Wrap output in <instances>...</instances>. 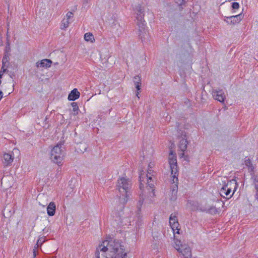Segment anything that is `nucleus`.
Masks as SVG:
<instances>
[{
	"mask_svg": "<svg viewBox=\"0 0 258 258\" xmlns=\"http://www.w3.org/2000/svg\"><path fill=\"white\" fill-rule=\"evenodd\" d=\"M153 166L154 164L150 162L148 164L147 173L143 170L140 171L139 178L141 194L137 205L138 210L135 214H133V216H130V217L121 218L120 215L118 216H116L115 221L117 222L118 225H126L125 222H127L129 223V225L135 226L136 228H138L141 225L143 217L141 209L142 207H148L149 205L153 202L152 198L155 195L154 192L155 172L152 170Z\"/></svg>",
	"mask_w": 258,
	"mask_h": 258,
	"instance_id": "f257e3e1",
	"label": "nucleus"
},
{
	"mask_svg": "<svg viewBox=\"0 0 258 258\" xmlns=\"http://www.w3.org/2000/svg\"><path fill=\"white\" fill-rule=\"evenodd\" d=\"M95 254L97 258H128L122 243L111 238L103 240L96 248Z\"/></svg>",
	"mask_w": 258,
	"mask_h": 258,
	"instance_id": "f03ea898",
	"label": "nucleus"
},
{
	"mask_svg": "<svg viewBox=\"0 0 258 258\" xmlns=\"http://www.w3.org/2000/svg\"><path fill=\"white\" fill-rule=\"evenodd\" d=\"M132 183L128 178L125 177H120L118 179L117 187L120 192L119 202L122 204L127 203L131 195Z\"/></svg>",
	"mask_w": 258,
	"mask_h": 258,
	"instance_id": "7ed1b4c3",
	"label": "nucleus"
},
{
	"mask_svg": "<svg viewBox=\"0 0 258 258\" xmlns=\"http://www.w3.org/2000/svg\"><path fill=\"white\" fill-rule=\"evenodd\" d=\"M134 11L136 16L137 24L139 27L140 36L142 40L145 41L146 38L144 36V33L147 34V31L145 30L146 23L144 20V9L141 5H138L136 8L134 9Z\"/></svg>",
	"mask_w": 258,
	"mask_h": 258,
	"instance_id": "20e7f679",
	"label": "nucleus"
},
{
	"mask_svg": "<svg viewBox=\"0 0 258 258\" xmlns=\"http://www.w3.org/2000/svg\"><path fill=\"white\" fill-rule=\"evenodd\" d=\"M63 145V143H59L55 145L51 151V160L58 166L62 165V161L64 157Z\"/></svg>",
	"mask_w": 258,
	"mask_h": 258,
	"instance_id": "39448f33",
	"label": "nucleus"
},
{
	"mask_svg": "<svg viewBox=\"0 0 258 258\" xmlns=\"http://www.w3.org/2000/svg\"><path fill=\"white\" fill-rule=\"evenodd\" d=\"M169 164L170 167L171 178L177 180L178 175L177 160L174 151L170 150L169 155Z\"/></svg>",
	"mask_w": 258,
	"mask_h": 258,
	"instance_id": "423d86ee",
	"label": "nucleus"
},
{
	"mask_svg": "<svg viewBox=\"0 0 258 258\" xmlns=\"http://www.w3.org/2000/svg\"><path fill=\"white\" fill-rule=\"evenodd\" d=\"M174 247L183 255L184 258H191V252L190 247L186 244H182L180 240L175 238Z\"/></svg>",
	"mask_w": 258,
	"mask_h": 258,
	"instance_id": "0eeeda50",
	"label": "nucleus"
},
{
	"mask_svg": "<svg viewBox=\"0 0 258 258\" xmlns=\"http://www.w3.org/2000/svg\"><path fill=\"white\" fill-rule=\"evenodd\" d=\"M170 182L172 186L170 188L169 197L171 201H175L177 199V194L178 191V179L177 180H174L173 178L170 180Z\"/></svg>",
	"mask_w": 258,
	"mask_h": 258,
	"instance_id": "6e6552de",
	"label": "nucleus"
},
{
	"mask_svg": "<svg viewBox=\"0 0 258 258\" xmlns=\"http://www.w3.org/2000/svg\"><path fill=\"white\" fill-rule=\"evenodd\" d=\"M169 224L172 229L174 237H175V234L176 233H179V232L180 229L178 228L179 225L178 222L177 218L175 215H173V214H172L170 215L169 218Z\"/></svg>",
	"mask_w": 258,
	"mask_h": 258,
	"instance_id": "1a4fd4ad",
	"label": "nucleus"
},
{
	"mask_svg": "<svg viewBox=\"0 0 258 258\" xmlns=\"http://www.w3.org/2000/svg\"><path fill=\"white\" fill-rule=\"evenodd\" d=\"M243 15L242 13L238 15L227 17V23L228 24L235 25L239 23L243 19Z\"/></svg>",
	"mask_w": 258,
	"mask_h": 258,
	"instance_id": "9d476101",
	"label": "nucleus"
},
{
	"mask_svg": "<svg viewBox=\"0 0 258 258\" xmlns=\"http://www.w3.org/2000/svg\"><path fill=\"white\" fill-rule=\"evenodd\" d=\"M14 154L12 152L11 153H5L3 155V163L5 167L10 166L14 160Z\"/></svg>",
	"mask_w": 258,
	"mask_h": 258,
	"instance_id": "9b49d317",
	"label": "nucleus"
},
{
	"mask_svg": "<svg viewBox=\"0 0 258 258\" xmlns=\"http://www.w3.org/2000/svg\"><path fill=\"white\" fill-rule=\"evenodd\" d=\"M213 96L215 100L221 102L223 104L224 107L225 108V103H224V99H225V95L224 93L222 90H215L213 92Z\"/></svg>",
	"mask_w": 258,
	"mask_h": 258,
	"instance_id": "f8f14e48",
	"label": "nucleus"
},
{
	"mask_svg": "<svg viewBox=\"0 0 258 258\" xmlns=\"http://www.w3.org/2000/svg\"><path fill=\"white\" fill-rule=\"evenodd\" d=\"M237 183L235 179H232L227 182V196L232 191L234 193L237 188Z\"/></svg>",
	"mask_w": 258,
	"mask_h": 258,
	"instance_id": "ddd939ff",
	"label": "nucleus"
},
{
	"mask_svg": "<svg viewBox=\"0 0 258 258\" xmlns=\"http://www.w3.org/2000/svg\"><path fill=\"white\" fill-rule=\"evenodd\" d=\"M187 138L185 135H184V137L180 141L179 144V148L182 153H181V157H183L184 155V152L186 150L187 148Z\"/></svg>",
	"mask_w": 258,
	"mask_h": 258,
	"instance_id": "4468645a",
	"label": "nucleus"
},
{
	"mask_svg": "<svg viewBox=\"0 0 258 258\" xmlns=\"http://www.w3.org/2000/svg\"><path fill=\"white\" fill-rule=\"evenodd\" d=\"M52 63V61L48 59H43L40 61H38L36 63L37 68H48L50 67Z\"/></svg>",
	"mask_w": 258,
	"mask_h": 258,
	"instance_id": "2eb2a0df",
	"label": "nucleus"
},
{
	"mask_svg": "<svg viewBox=\"0 0 258 258\" xmlns=\"http://www.w3.org/2000/svg\"><path fill=\"white\" fill-rule=\"evenodd\" d=\"M56 206L55 204L51 202L47 207V213L49 216H53L55 213Z\"/></svg>",
	"mask_w": 258,
	"mask_h": 258,
	"instance_id": "dca6fc26",
	"label": "nucleus"
},
{
	"mask_svg": "<svg viewBox=\"0 0 258 258\" xmlns=\"http://www.w3.org/2000/svg\"><path fill=\"white\" fill-rule=\"evenodd\" d=\"M80 93L77 89H74L69 94L68 100L70 101H75L80 97Z\"/></svg>",
	"mask_w": 258,
	"mask_h": 258,
	"instance_id": "f3484780",
	"label": "nucleus"
},
{
	"mask_svg": "<svg viewBox=\"0 0 258 258\" xmlns=\"http://www.w3.org/2000/svg\"><path fill=\"white\" fill-rule=\"evenodd\" d=\"M134 82L137 89V92L136 93V96L139 97V91L141 89V78L139 76H137L134 78Z\"/></svg>",
	"mask_w": 258,
	"mask_h": 258,
	"instance_id": "a211bd4d",
	"label": "nucleus"
},
{
	"mask_svg": "<svg viewBox=\"0 0 258 258\" xmlns=\"http://www.w3.org/2000/svg\"><path fill=\"white\" fill-rule=\"evenodd\" d=\"M84 39L86 41L93 42L95 41V39L93 35L90 32L86 33L84 35Z\"/></svg>",
	"mask_w": 258,
	"mask_h": 258,
	"instance_id": "6ab92c4d",
	"label": "nucleus"
},
{
	"mask_svg": "<svg viewBox=\"0 0 258 258\" xmlns=\"http://www.w3.org/2000/svg\"><path fill=\"white\" fill-rule=\"evenodd\" d=\"M69 23L70 20H69L68 19H66V18H64L61 21L60 25V29L62 30H64L65 29L68 27Z\"/></svg>",
	"mask_w": 258,
	"mask_h": 258,
	"instance_id": "aec40b11",
	"label": "nucleus"
},
{
	"mask_svg": "<svg viewBox=\"0 0 258 258\" xmlns=\"http://www.w3.org/2000/svg\"><path fill=\"white\" fill-rule=\"evenodd\" d=\"M46 241V237L44 236H42L39 237L37 240V243L35 246V248H36L39 246H40L45 241Z\"/></svg>",
	"mask_w": 258,
	"mask_h": 258,
	"instance_id": "412c9836",
	"label": "nucleus"
},
{
	"mask_svg": "<svg viewBox=\"0 0 258 258\" xmlns=\"http://www.w3.org/2000/svg\"><path fill=\"white\" fill-rule=\"evenodd\" d=\"M244 165L248 167V170L251 171H252L253 170V166L252 164L251 163V161L249 159H246L244 161Z\"/></svg>",
	"mask_w": 258,
	"mask_h": 258,
	"instance_id": "4be33fe9",
	"label": "nucleus"
},
{
	"mask_svg": "<svg viewBox=\"0 0 258 258\" xmlns=\"http://www.w3.org/2000/svg\"><path fill=\"white\" fill-rule=\"evenodd\" d=\"M72 107H73V113L72 114L74 115H76L78 114V112H79V107L77 104L76 103H72Z\"/></svg>",
	"mask_w": 258,
	"mask_h": 258,
	"instance_id": "5701e85b",
	"label": "nucleus"
},
{
	"mask_svg": "<svg viewBox=\"0 0 258 258\" xmlns=\"http://www.w3.org/2000/svg\"><path fill=\"white\" fill-rule=\"evenodd\" d=\"M232 13H234L236 10H238L239 8V3L237 2H233L231 5Z\"/></svg>",
	"mask_w": 258,
	"mask_h": 258,
	"instance_id": "b1692460",
	"label": "nucleus"
},
{
	"mask_svg": "<svg viewBox=\"0 0 258 258\" xmlns=\"http://www.w3.org/2000/svg\"><path fill=\"white\" fill-rule=\"evenodd\" d=\"M225 188H226V183H223L222 187L221 188V189L220 191V195L221 197H223V198H225V197L224 195H226V191H225Z\"/></svg>",
	"mask_w": 258,
	"mask_h": 258,
	"instance_id": "393cba45",
	"label": "nucleus"
},
{
	"mask_svg": "<svg viewBox=\"0 0 258 258\" xmlns=\"http://www.w3.org/2000/svg\"><path fill=\"white\" fill-rule=\"evenodd\" d=\"M7 67H5L4 66H2V67L0 70V79H1L4 75V74L6 72L7 70Z\"/></svg>",
	"mask_w": 258,
	"mask_h": 258,
	"instance_id": "a878e982",
	"label": "nucleus"
},
{
	"mask_svg": "<svg viewBox=\"0 0 258 258\" xmlns=\"http://www.w3.org/2000/svg\"><path fill=\"white\" fill-rule=\"evenodd\" d=\"M9 61V56L7 55L6 54L4 56L3 58V60H2V62H3V65L2 66H4L5 67H7L6 66V63L8 62Z\"/></svg>",
	"mask_w": 258,
	"mask_h": 258,
	"instance_id": "bb28decb",
	"label": "nucleus"
},
{
	"mask_svg": "<svg viewBox=\"0 0 258 258\" xmlns=\"http://www.w3.org/2000/svg\"><path fill=\"white\" fill-rule=\"evenodd\" d=\"M186 0H175V3L179 6L184 4Z\"/></svg>",
	"mask_w": 258,
	"mask_h": 258,
	"instance_id": "cd10ccee",
	"label": "nucleus"
},
{
	"mask_svg": "<svg viewBox=\"0 0 258 258\" xmlns=\"http://www.w3.org/2000/svg\"><path fill=\"white\" fill-rule=\"evenodd\" d=\"M73 16V13L71 12H68L67 14H66V19H68L69 20H70V18H72Z\"/></svg>",
	"mask_w": 258,
	"mask_h": 258,
	"instance_id": "c85d7f7f",
	"label": "nucleus"
},
{
	"mask_svg": "<svg viewBox=\"0 0 258 258\" xmlns=\"http://www.w3.org/2000/svg\"><path fill=\"white\" fill-rule=\"evenodd\" d=\"M36 251L35 248L33 249V258H35L36 256Z\"/></svg>",
	"mask_w": 258,
	"mask_h": 258,
	"instance_id": "c756f323",
	"label": "nucleus"
},
{
	"mask_svg": "<svg viewBox=\"0 0 258 258\" xmlns=\"http://www.w3.org/2000/svg\"><path fill=\"white\" fill-rule=\"evenodd\" d=\"M3 92H0V101L3 98Z\"/></svg>",
	"mask_w": 258,
	"mask_h": 258,
	"instance_id": "7c9ffc66",
	"label": "nucleus"
},
{
	"mask_svg": "<svg viewBox=\"0 0 258 258\" xmlns=\"http://www.w3.org/2000/svg\"><path fill=\"white\" fill-rule=\"evenodd\" d=\"M2 44V38L0 37V45Z\"/></svg>",
	"mask_w": 258,
	"mask_h": 258,
	"instance_id": "2f4dec72",
	"label": "nucleus"
},
{
	"mask_svg": "<svg viewBox=\"0 0 258 258\" xmlns=\"http://www.w3.org/2000/svg\"><path fill=\"white\" fill-rule=\"evenodd\" d=\"M225 3V2H221V5H222L224 4Z\"/></svg>",
	"mask_w": 258,
	"mask_h": 258,
	"instance_id": "473e14b6",
	"label": "nucleus"
},
{
	"mask_svg": "<svg viewBox=\"0 0 258 258\" xmlns=\"http://www.w3.org/2000/svg\"><path fill=\"white\" fill-rule=\"evenodd\" d=\"M233 193H232V194H231V196H230V197H232V196H233Z\"/></svg>",
	"mask_w": 258,
	"mask_h": 258,
	"instance_id": "72a5a7b5",
	"label": "nucleus"
},
{
	"mask_svg": "<svg viewBox=\"0 0 258 258\" xmlns=\"http://www.w3.org/2000/svg\"><path fill=\"white\" fill-rule=\"evenodd\" d=\"M233 193H232V194H231V196H230V197H232V196H233Z\"/></svg>",
	"mask_w": 258,
	"mask_h": 258,
	"instance_id": "f704fd0d",
	"label": "nucleus"
},
{
	"mask_svg": "<svg viewBox=\"0 0 258 258\" xmlns=\"http://www.w3.org/2000/svg\"><path fill=\"white\" fill-rule=\"evenodd\" d=\"M0 92H2V91L0 90Z\"/></svg>",
	"mask_w": 258,
	"mask_h": 258,
	"instance_id": "c9c22d12",
	"label": "nucleus"
}]
</instances>
